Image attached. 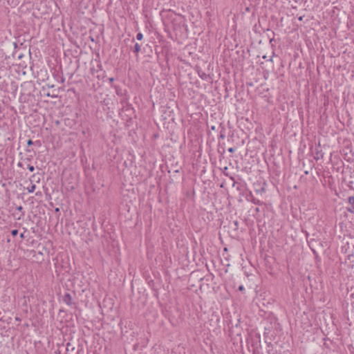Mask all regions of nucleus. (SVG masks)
<instances>
[{
    "label": "nucleus",
    "mask_w": 354,
    "mask_h": 354,
    "mask_svg": "<svg viewBox=\"0 0 354 354\" xmlns=\"http://www.w3.org/2000/svg\"><path fill=\"white\" fill-rule=\"evenodd\" d=\"M20 237H21V238H22V239H23V238H24V233H21V234Z\"/></svg>",
    "instance_id": "21"
},
{
    "label": "nucleus",
    "mask_w": 354,
    "mask_h": 354,
    "mask_svg": "<svg viewBox=\"0 0 354 354\" xmlns=\"http://www.w3.org/2000/svg\"><path fill=\"white\" fill-rule=\"evenodd\" d=\"M28 169L31 172H32L35 170L34 166L30 165H28Z\"/></svg>",
    "instance_id": "9"
},
{
    "label": "nucleus",
    "mask_w": 354,
    "mask_h": 354,
    "mask_svg": "<svg viewBox=\"0 0 354 354\" xmlns=\"http://www.w3.org/2000/svg\"><path fill=\"white\" fill-rule=\"evenodd\" d=\"M306 278H307L308 280H310V275H308V276L306 277Z\"/></svg>",
    "instance_id": "24"
},
{
    "label": "nucleus",
    "mask_w": 354,
    "mask_h": 354,
    "mask_svg": "<svg viewBox=\"0 0 354 354\" xmlns=\"http://www.w3.org/2000/svg\"><path fill=\"white\" fill-rule=\"evenodd\" d=\"M253 354H262L259 348H254L253 350Z\"/></svg>",
    "instance_id": "8"
},
{
    "label": "nucleus",
    "mask_w": 354,
    "mask_h": 354,
    "mask_svg": "<svg viewBox=\"0 0 354 354\" xmlns=\"http://www.w3.org/2000/svg\"><path fill=\"white\" fill-rule=\"evenodd\" d=\"M33 142L31 139H29L28 141H27V145L28 146H30V145H33Z\"/></svg>",
    "instance_id": "10"
},
{
    "label": "nucleus",
    "mask_w": 354,
    "mask_h": 354,
    "mask_svg": "<svg viewBox=\"0 0 354 354\" xmlns=\"http://www.w3.org/2000/svg\"><path fill=\"white\" fill-rule=\"evenodd\" d=\"M17 209L18 211H21L23 209V207L21 206H19V207H17Z\"/></svg>",
    "instance_id": "14"
},
{
    "label": "nucleus",
    "mask_w": 354,
    "mask_h": 354,
    "mask_svg": "<svg viewBox=\"0 0 354 354\" xmlns=\"http://www.w3.org/2000/svg\"><path fill=\"white\" fill-rule=\"evenodd\" d=\"M136 39L138 40H142L143 39V35L142 32H138L137 35H136Z\"/></svg>",
    "instance_id": "6"
},
{
    "label": "nucleus",
    "mask_w": 354,
    "mask_h": 354,
    "mask_svg": "<svg viewBox=\"0 0 354 354\" xmlns=\"http://www.w3.org/2000/svg\"><path fill=\"white\" fill-rule=\"evenodd\" d=\"M11 234L13 236H16L17 234H18V230H12L11 231Z\"/></svg>",
    "instance_id": "7"
},
{
    "label": "nucleus",
    "mask_w": 354,
    "mask_h": 354,
    "mask_svg": "<svg viewBox=\"0 0 354 354\" xmlns=\"http://www.w3.org/2000/svg\"><path fill=\"white\" fill-rule=\"evenodd\" d=\"M109 83L111 84L113 82H114V78L113 77H109L108 79Z\"/></svg>",
    "instance_id": "11"
},
{
    "label": "nucleus",
    "mask_w": 354,
    "mask_h": 354,
    "mask_svg": "<svg viewBox=\"0 0 354 354\" xmlns=\"http://www.w3.org/2000/svg\"><path fill=\"white\" fill-rule=\"evenodd\" d=\"M15 319H16L17 321H18V322H20V321H21V319H20V318H19V317H15Z\"/></svg>",
    "instance_id": "19"
},
{
    "label": "nucleus",
    "mask_w": 354,
    "mask_h": 354,
    "mask_svg": "<svg viewBox=\"0 0 354 354\" xmlns=\"http://www.w3.org/2000/svg\"><path fill=\"white\" fill-rule=\"evenodd\" d=\"M220 138H222V139H224L225 134L221 133V135H220Z\"/></svg>",
    "instance_id": "16"
},
{
    "label": "nucleus",
    "mask_w": 354,
    "mask_h": 354,
    "mask_svg": "<svg viewBox=\"0 0 354 354\" xmlns=\"http://www.w3.org/2000/svg\"><path fill=\"white\" fill-rule=\"evenodd\" d=\"M251 197H252L251 201H252L254 204H256V205H260V204H261V201H260L259 199H257V198H254L252 195H251Z\"/></svg>",
    "instance_id": "4"
},
{
    "label": "nucleus",
    "mask_w": 354,
    "mask_h": 354,
    "mask_svg": "<svg viewBox=\"0 0 354 354\" xmlns=\"http://www.w3.org/2000/svg\"><path fill=\"white\" fill-rule=\"evenodd\" d=\"M348 211H349L350 212L354 213V209H353V207L352 206H351V208L348 209Z\"/></svg>",
    "instance_id": "13"
},
{
    "label": "nucleus",
    "mask_w": 354,
    "mask_h": 354,
    "mask_svg": "<svg viewBox=\"0 0 354 354\" xmlns=\"http://www.w3.org/2000/svg\"><path fill=\"white\" fill-rule=\"evenodd\" d=\"M98 67L100 68V69H102V65L101 64H99Z\"/></svg>",
    "instance_id": "23"
},
{
    "label": "nucleus",
    "mask_w": 354,
    "mask_h": 354,
    "mask_svg": "<svg viewBox=\"0 0 354 354\" xmlns=\"http://www.w3.org/2000/svg\"><path fill=\"white\" fill-rule=\"evenodd\" d=\"M256 211H257V212H259V208H258V207H257V208H256Z\"/></svg>",
    "instance_id": "25"
},
{
    "label": "nucleus",
    "mask_w": 354,
    "mask_h": 354,
    "mask_svg": "<svg viewBox=\"0 0 354 354\" xmlns=\"http://www.w3.org/2000/svg\"><path fill=\"white\" fill-rule=\"evenodd\" d=\"M234 224L235 226L237 227L238 225H239V222L237 221H234Z\"/></svg>",
    "instance_id": "17"
},
{
    "label": "nucleus",
    "mask_w": 354,
    "mask_h": 354,
    "mask_svg": "<svg viewBox=\"0 0 354 354\" xmlns=\"http://www.w3.org/2000/svg\"><path fill=\"white\" fill-rule=\"evenodd\" d=\"M311 251L313 252V254L315 255V259L316 263V266L318 269L321 268V259L317 256V252L315 250L311 249Z\"/></svg>",
    "instance_id": "2"
},
{
    "label": "nucleus",
    "mask_w": 354,
    "mask_h": 354,
    "mask_svg": "<svg viewBox=\"0 0 354 354\" xmlns=\"http://www.w3.org/2000/svg\"><path fill=\"white\" fill-rule=\"evenodd\" d=\"M35 174H33V175L32 176V178H35Z\"/></svg>",
    "instance_id": "26"
},
{
    "label": "nucleus",
    "mask_w": 354,
    "mask_h": 354,
    "mask_svg": "<svg viewBox=\"0 0 354 354\" xmlns=\"http://www.w3.org/2000/svg\"><path fill=\"white\" fill-rule=\"evenodd\" d=\"M227 151H228L230 153H233V152L235 151V149H234V148H233V147H230V148H229V149H228V150H227Z\"/></svg>",
    "instance_id": "12"
},
{
    "label": "nucleus",
    "mask_w": 354,
    "mask_h": 354,
    "mask_svg": "<svg viewBox=\"0 0 354 354\" xmlns=\"http://www.w3.org/2000/svg\"><path fill=\"white\" fill-rule=\"evenodd\" d=\"M59 208L57 207V208L55 209V212H59Z\"/></svg>",
    "instance_id": "22"
},
{
    "label": "nucleus",
    "mask_w": 354,
    "mask_h": 354,
    "mask_svg": "<svg viewBox=\"0 0 354 354\" xmlns=\"http://www.w3.org/2000/svg\"><path fill=\"white\" fill-rule=\"evenodd\" d=\"M36 189V185L35 184H32L30 187H28V192L29 193H32L35 192Z\"/></svg>",
    "instance_id": "5"
},
{
    "label": "nucleus",
    "mask_w": 354,
    "mask_h": 354,
    "mask_svg": "<svg viewBox=\"0 0 354 354\" xmlns=\"http://www.w3.org/2000/svg\"><path fill=\"white\" fill-rule=\"evenodd\" d=\"M141 50V46L136 43L134 46V49H133V52L136 54H138V53H140Z\"/></svg>",
    "instance_id": "3"
},
{
    "label": "nucleus",
    "mask_w": 354,
    "mask_h": 354,
    "mask_svg": "<svg viewBox=\"0 0 354 354\" xmlns=\"http://www.w3.org/2000/svg\"><path fill=\"white\" fill-rule=\"evenodd\" d=\"M62 300H63V301H64L66 304H67V305H68V306H71V305L73 304V303H72V297H71V295L69 293H68V292H66V293H65V294H64V296H63V297H62Z\"/></svg>",
    "instance_id": "1"
},
{
    "label": "nucleus",
    "mask_w": 354,
    "mask_h": 354,
    "mask_svg": "<svg viewBox=\"0 0 354 354\" xmlns=\"http://www.w3.org/2000/svg\"><path fill=\"white\" fill-rule=\"evenodd\" d=\"M202 78H204V77H206V74L205 73H203L202 75H200Z\"/></svg>",
    "instance_id": "18"
},
{
    "label": "nucleus",
    "mask_w": 354,
    "mask_h": 354,
    "mask_svg": "<svg viewBox=\"0 0 354 354\" xmlns=\"http://www.w3.org/2000/svg\"><path fill=\"white\" fill-rule=\"evenodd\" d=\"M239 290H241V291H242V290H244V287H243V286H240L239 287Z\"/></svg>",
    "instance_id": "15"
},
{
    "label": "nucleus",
    "mask_w": 354,
    "mask_h": 354,
    "mask_svg": "<svg viewBox=\"0 0 354 354\" xmlns=\"http://www.w3.org/2000/svg\"><path fill=\"white\" fill-rule=\"evenodd\" d=\"M17 165H18V167H21V166H22V163L19 162L17 164Z\"/></svg>",
    "instance_id": "20"
}]
</instances>
